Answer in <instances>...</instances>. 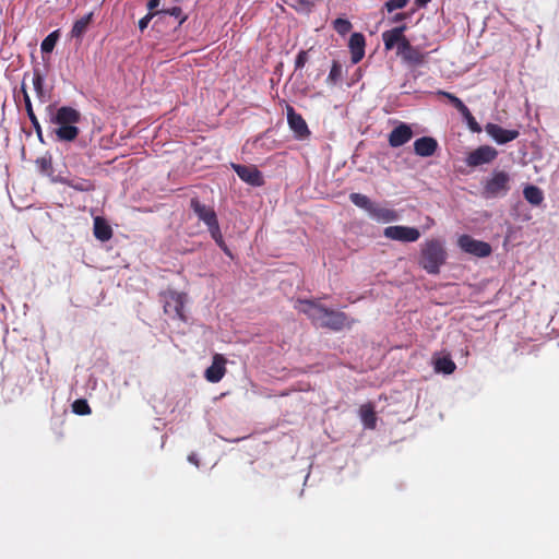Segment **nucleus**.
Returning <instances> with one entry per match:
<instances>
[{"instance_id":"nucleus-1","label":"nucleus","mask_w":559,"mask_h":559,"mask_svg":"<svg viewBox=\"0 0 559 559\" xmlns=\"http://www.w3.org/2000/svg\"><path fill=\"white\" fill-rule=\"evenodd\" d=\"M295 308L305 313L312 324L336 332L343 329H350L356 322L355 319L349 318L345 312L329 309L310 299H298Z\"/></svg>"},{"instance_id":"nucleus-2","label":"nucleus","mask_w":559,"mask_h":559,"mask_svg":"<svg viewBox=\"0 0 559 559\" xmlns=\"http://www.w3.org/2000/svg\"><path fill=\"white\" fill-rule=\"evenodd\" d=\"M407 26L401 25L382 33V40L385 50H392L396 47V55L409 66H420L426 60V55L418 48L413 46L404 36Z\"/></svg>"},{"instance_id":"nucleus-3","label":"nucleus","mask_w":559,"mask_h":559,"mask_svg":"<svg viewBox=\"0 0 559 559\" xmlns=\"http://www.w3.org/2000/svg\"><path fill=\"white\" fill-rule=\"evenodd\" d=\"M447 259L448 252L441 239L431 238L421 243L418 264L428 274L438 275Z\"/></svg>"},{"instance_id":"nucleus-4","label":"nucleus","mask_w":559,"mask_h":559,"mask_svg":"<svg viewBox=\"0 0 559 559\" xmlns=\"http://www.w3.org/2000/svg\"><path fill=\"white\" fill-rule=\"evenodd\" d=\"M80 120L81 114L75 108L70 106L58 108L51 117V122L58 126L55 130L57 139L63 142L74 141L80 133L79 128L75 126Z\"/></svg>"},{"instance_id":"nucleus-5","label":"nucleus","mask_w":559,"mask_h":559,"mask_svg":"<svg viewBox=\"0 0 559 559\" xmlns=\"http://www.w3.org/2000/svg\"><path fill=\"white\" fill-rule=\"evenodd\" d=\"M190 207L195 213L198 218L202 221L209 228L212 238L223 247V236L221 233L217 215L213 207L202 204L198 198L190 200Z\"/></svg>"},{"instance_id":"nucleus-6","label":"nucleus","mask_w":559,"mask_h":559,"mask_svg":"<svg viewBox=\"0 0 559 559\" xmlns=\"http://www.w3.org/2000/svg\"><path fill=\"white\" fill-rule=\"evenodd\" d=\"M160 300L163 302L164 312L174 320L187 322L188 317L185 313V305L187 302V295L173 289H167L160 293Z\"/></svg>"},{"instance_id":"nucleus-7","label":"nucleus","mask_w":559,"mask_h":559,"mask_svg":"<svg viewBox=\"0 0 559 559\" xmlns=\"http://www.w3.org/2000/svg\"><path fill=\"white\" fill-rule=\"evenodd\" d=\"M510 175L504 170H495L491 177L484 182L483 197L495 199L507 195L510 190Z\"/></svg>"},{"instance_id":"nucleus-8","label":"nucleus","mask_w":559,"mask_h":559,"mask_svg":"<svg viewBox=\"0 0 559 559\" xmlns=\"http://www.w3.org/2000/svg\"><path fill=\"white\" fill-rule=\"evenodd\" d=\"M383 235L388 239L401 242H415L420 238V231L418 228L403 225L385 227Z\"/></svg>"},{"instance_id":"nucleus-9","label":"nucleus","mask_w":559,"mask_h":559,"mask_svg":"<svg viewBox=\"0 0 559 559\" xmlns=\"http://www.w3.org/2000/svg\"><path fill=\"white\" fill-rule=\"evenodd\" d=\"M457 243L463 251L478 258H485L491 253L488 242L476 240L468 235L461 236Z\"/></svg>"},{"instance_id":"nucleus-10","label":"nucleus","mask_w":559,"mask_h":559,"mask_svg":"<svg viewBox=\"0 0 559 559\" xmlns=\"http://www.w3.org/2000/svg\"><path fill=\"white\" fill-rule=\"evenodd\" d=\"M498 156V152L495 147L489 145H481L476 150L468 153L465 158V163L469 167H477L484 164H489L495 160Z\"/></svg>"},{"instance_id":"nucleus-11","label":"nucleus","mask_w":559,"mask_h":559,"mask_svg":"<svg viewBox=\"0 0 559 559\" xmlns=\"http://www.w3.org/2000/svg\"><path fill=\"white\" fill-rule=\"evenodd\" d=\"M287 122L298 140L308 139L311 134L306 120L300 114H297L293 106L287 105Z\"/></svg>"},{"instance_id":"nucleus-12","label":"nucleus","mask_w":559,"mask_h":559,"mask_svg":"<svg viewBox=\"0 0 559 559\" xmlns=\"http://www.w3.org/2000/svg\"><path fill=\"white\" fill-rule=\"evenodd\" d=\"M233 169L238 177L248 185L261 187L264 185L262 173L254 165L246 166L233 164Z\"/></svg>"},{"instance_id":"nucleus-13","label":"nucleus","mask_w":559,"mask_h":559,"mask_svg":"<svg viewBox=\"0 0 559 559\" xmlns=\"http://www.w3.org/2000/svg\"><path fill=\"white\" fill-rule=\"evenodd\" d=\"M485 131L498 144L509 143L520 135L518 130L503 129L501 126L492 122L485 126Z\"/></svg>"},{"instance_id":"nucleus-14","label":"nucleus","mask_w":559,"mask_h":559,"mask_svg":"<svg viewBox=\"0 0 559 559\" xmlns=\"http://www.w3.org/2000/svg\"><path fill=\"white\" fill-rule=\"evenodd\" d=\"M412 138V128L407 123L401 122L390 132L388 141L391 147H400L411 141Z\"/></svg>"},{"instance_id":"nucleus-15","label":"nucleus","mask_w":559,"mask_h":559,"mask_svg":"<svg viewBox=\"0 0 559 559\" xmlns=\"http://www.w3.org/2000/svg\"><path fill=\"white\" fill-rule=\"evenodd\" d=\"M226 359L221 354H215L212 365L205 370L204 377L209 382H219L226 373Z\"/></svg>"},{"instance_id":"nucleus-16","label":"nucleus","mask_w":559,"mask_h":559,"mask_svg":"<svg viewBox=\"0 0 559 559\" xmlns=\"http://www.w3.org/2000/svg\"><path fill=\"white\" fill-rule=\"evenodd\" d=\"M52 182L66 185L80 192H90L95 190V185L92 180L80 177H63L56 176Z\"/></svg>"},{"instance_id":"nucleus-17","label":"nucleus","mask_w":559,"mask_h":559,"mask_svg":"<svg viewBox=\"0 0 559 559\" xmlns=\"http://www.w3.org/2000/svg\"><path fill=\"white\" fill-rule=\"evenodd\" d=\"M366 39L361 33H353L349 38L348 48L350 60L354 64L361 61L365 56Z\"/></svg>"},{"instance_id":"nucleus-18","label":"nucleus","mask_w":559,"mask_h":559,"mask_svg":"<svg viewBox=\"0 0 559 559\" xmlns=\"http://www.w3.org/2000/svg\"><path fill=\"white\" fill-rule=\"evenodd\" d=\"M438 148V142L431 136H423L414 142V152L420 157L432 156Z\"/></svg>"},{"instance_id":"nucleus-19","label":"nucleus","mask_w":559,"mask_h":559,"mask_svg":"<svg viewBox=\"0 0 559 559\" xmlns=\"http://www.w3.org/2000/svg\"><path fill=\"white\" fill-rule=\"evenodd\" d=\"M369 215L382 223H390L399 219V214L396 211L382 207L376 203H373L372 209L369 212Z\"/></svg>"},{"instance_id":"nucleus-20","label":"nucleus","mask_w":559,"mask_h":559,"mask_svg":"<svg viewBox=\"0 0 559 559\" xmlns=\"http://www.w3.org/2000/svg\"><path fill=\"white\" fill-rule=\"evenodd\" d=\"M359 415L366 428L374 429L377 425V415L371 403L364 404L359 408Z\"/></svg>"},{"instance_id":"nucleus-21","label":"nucleus","mask_w":559,"mask_h":559,"mask_svg":"<svg viewBox=\"0 0 559 559\" xmlns=\"http://www.w3.org/2000/svg\"><path fill=\"white\" fill-rule=\"evenodd\" d=\"M94 236L100 241H107L112 237V229L102 217L94 219Z\"/></svg>"},{"instance_id":"nucleus-22","label":"nucleus","mask_w":559,"mask_h":559,"mask_svg":"<svg viewBox=\"0 0 559 559\" xmlns=\"http://www.w3.org/2000/svg\"><path fill=\"white\" fill-rule=\"evenodd\" d=\"M158 20H166L168 16L174 17L177 21L175 27H179L182 25L188 16L183 14L182 9L180 7H173L171 9L160 10L156 12Z\"/></svg>"},{"instance_id":"nucleus-23","label":"nucleus","mask_w":559,"mask_h":559,"mask_svg":"<svg viewBox=\"0 0 559 559\" xmlns=\"http://www.w3.org/2000/svg\"><path fill=\"white\" fill-rule=\"evenodd\" d=\"M93 19V13L90 12L85 14L80 20L75 21L71 29V37L73 38H82V36L86 33L88 25L91 24Z\"/></svg>"},{"instance_id":"nucleus-24","label":"nucleus","mask_w":559,"mask_h":559,"mask_svg":"<svg viewBox=\"0 0 559 559\" xmlns=\"http://www.w3.org/2000/svg\"><path fill=\"white\" fill-rule=\"evenodd\" d=\"M35 165H36L38 171L41 175L50 177L51 180H52V178L56 177V176H53V167H52V157H51V155L46 154L44 156L38 157L35 160Z\"/></svg>"},{"instance_id":"nucleus-25","label":"nucleus","mask_w":559,"mask_h":559,"mask_svg":"<svg viewBox=\"0 0 559 559\" xmlns=\"http://www.w3.org/2000/svg\"><path fill=\"white\" fill-rule=\"evenodd\" d=\"M523 195L525 200L532 205H539L544 201L543 191L533 185L526 186L523 190Z\"/></svg>"},{"instance_id":"nucleus-26","label":"nucleus","mask_w":559,"mask_h":559,"mask_svg":"<svg viewBox=\"0 0 559 559\" xmlns=\"http://www.w3.org/2000/svg\"><path fill=\"white\" fill-rule=\"evenodd\" d=\"M456 366L454 361L449 356L439 357L435 361V369L437 372H442L444 374H451L454 372Z\"/></svg>"},{"instance_id":"nucleus-27","label":"nucleus","mask_w":559,"mask_h":559,"mask_svg":"<svg viewBox=\"0 0 559 559\" xmlns=\"http://www.w3.org/2000/svg\"><path fill=\"white\" fill-rule=\"evenodd\" d=\"M349 200L353 204H355L357 207H360L368 213L372 209L373 202L365 194L353 192L349 194Z\"/></svg>"},{"instance_id":"nucleus-28","label":"nucleus","mask_w":559,"mask_h":559,"mask_svg":"<svg viewBox=\"0 0 559 559\" xmlns=\"http://www.w3.org/2000/svg\"><path fill=\"white\" fill-rule=\"evenodd\" d=\"M24 100H25V109H26V112H27V116L32 122V126L34 127L36 133L38 134L39 138H41V127H40V123L33 110V106H32V103H31V99H29V96L24 92Z\"/></svg>"},{"instance_id":"nucleus-29","label":"nucleus","mask_w":559,"mask_h":559,"mask_svg":"<svg viewBox=\"0 0 559 559\" xmlns=\"http://www.w3.org/2000/svg\"><path fill=\"white\" fill-rule=\"evenodd\" d=\"M59 38V31H53L50 33L40 44V49L43 53H50L57 44Z\"/></svg>"},{"instance_id":"nucleus-30","label":"nucleus","mask_w":559,"mask_h":559,"mask_svg":"<svg viewBox=\"0 0 559 559\" xmlns=\"http://www.w3.org/2000/svg\"><path fill=\"white\" fill-rule=\"evenodd\" d=\"M460 114L465 119V121H466V123H467V126H468V128H469V130L472 132H475V133H480L481 132V127L476 121V119L474 118V116L472 115V112L469 111L467 106L463 110H461Z\"/></svg>"},{"instance_id":"nucleus-31","label":"nucleus","mask_w":559,"mask_h":559,"mask_svg":"<svg viewBox=\"0 0 559 559\" xmlns=\"http://www.w3.org/2000/svg\"><path fill=\"white\" fill-rule=\"evenodd\" d=\"M72 412L76 415H90L92 409L86 400L79 399L72 403Z\"/></svg>"},{"instance_id":"nucleus-32","label":"nucleus","mask_w":559,"mask_h":559,"mask_svg":"<svg viewBox=\"0 0 559 559\" xmlns=\"http://www.w3.org/2000/svg\"><path fill=\"white\" fill-rule=\"evenodd\" d=\"M352 27H353L352 23L346 19L338 17L333 22V28L335 29V32L337 34H340L342 36L349 33Z\"/></svg>"},{"instance_id":"nucleus-33","label":"nucleus","mask_w":559,"mask_h":559,"mask_svg":"<svg viewBox=\"0 0 559 559\" xmlns=\"http://www.w3.org/2000/svg\"><path fill=\"white\" fill-rule=\"evenodd\" d=\"M341 76H342V66L340 64L338 61L334 60L332 63L329 76H328V82L334 84L341 79Z\"/></svg>"},{"instance_id":"nucleus-34","label":"nucleus","mask_w":559,"mask_h":559,"mask_svg":"<svg viewBox=\"0 0 559 559\" xmlns=\"http://www.w3.org/2000/svg\"><path fill=\"white\" fill-rule=\"evenodd\" d=\"M439 95L445 97L449 99V102L459 110H463L466 105L459 98L456 97L454 94L452 93H449V92H445V91H439L438 92Z\"/></svg>"},{"instance_id":"nucleus-35","label":"nucleus","mask_w":559,"mask_h":559,"mask_svg":"<svg viewBox=\"0 0 559 559\" xmlns=\"http://www.w3.org/2000/svg\"><path fill=\"white\" fill-rule=\"evenodd\" d=\"M33 85L38 96H41L44 94V78L41 73L38 70L34 71L33 74Z\"/></svg>"},{"instance_id":"nucleus-36","label":"nucleus","mask_w":559,"mask_h":559,"mask_svg":"<svg viewBox=\"0 0 559 559\" xmlns=\"http://www.w3.org/2000/svg\"><path fill=\"white\" fill-rule=\"evenodd\" d=\"M408 0H389L385 2L384 7L388 12H393L396 9H403L407 5Z\"/></svg>"},{"instance_id":"nucleus-37","label":"nucleus","mask_w":559,"mask_h":559,"mask_svg":"<svg viewBox=\"0 0 559 559\" xmlns=\"http://www.w3.org/2000/svg\"><path fill=\"white\" fill-rule=\"evenodd\" d=\"M308 61V52L306 50H300L295 60V69H301Z\"/></svg>"},{"instance_id":"nucleus-38","label":"nucleus","mask_w":559,"mask_h":559,"mask_svg":"<svg viewBox=\"0 0 559 559\" xmlns=\"http://www.w3.org/2000/svg\"><path fill=\"white\" fill-rule=\"evenodd\" d=\"M157 15L156 12H148L145 16H143L140 21H139V28L141 31H144L148 23L151 22V20Z\"/></svg>"},{"instance_id":"nucleus-39","label":"nucleus","mask_w":559,"mask_h":559,"mask_svg":"<svg viewBox=\"0 0 559 559\" xmlns=\"http://www.w3.org/2000/svg\"><path fill=\"white\" fill-rule=\"evenodd\" d=\"M407 17H408V14H407V13H396V14L392 17V22H393V23L402 22V21L406 20Z\"/></svg>"},{"instance_id":"nucleus-40","label":"nucleus","mask_w":559,"mask_h":559,"mask_svg":"<svg viewBox=\"0 0 559 559\" xmlns=\"http://www.w3.org/2000/svg\"><path fill=\"white\" fill-rule=\"evenodd\" d=\"M160 3V0H150L148 3H147V7L150 10H154L155 8H157Z\"/></svg>"},{"instance_id":"nucleus-41","label":"nucleus","mask_w":559,"mask_h":559,"mask_svg":"<svg viewBox=\"0 0 559 559\" xmlns=\"http://www.w3.org/2000/svg\"><path fill=\"white\" fill-rule=\"evenodd\" d=\"M188 461L190 463L194 464L195 466H199V464H200L199 459L193 453L188 456Z\"/></svg>"},{"instance_id":"nucleus-42","label":"nucleus","mask_w":559,"mask_h":559,"mask_svg":"<svg viewBox=\"0 0 559 559\" xmlns=\"http://www.w3.org/2000/svg\"><path fill=\"white\" fill-rule=\"evenodd\" d=\"M431 0H416V4L419 8L426 7Z\"/></svg>"}]
</instances>
